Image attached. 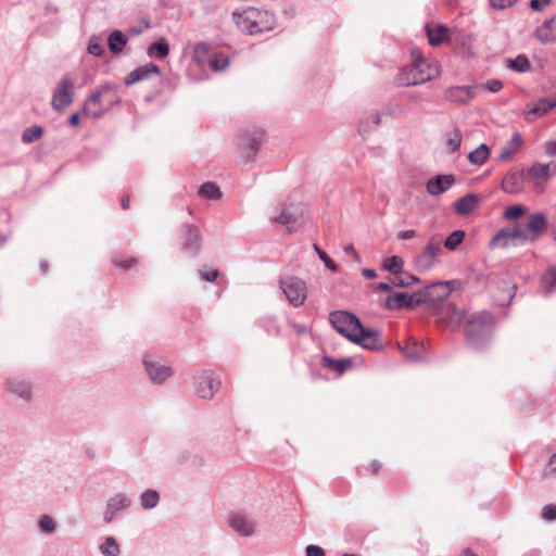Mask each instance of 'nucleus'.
<instances>
[{
  "mask_svg": "<svg viewBox=\"0 0 556 556\" xmlns=\"http://www.w3.org/2000/svg\"><path fill=\"white\" fill-rule=\"evenodd\" d=\"M412 64L402 70L397 76L401 86L420 85L439 75V66L428 63L418 48L410 49Z\"/></svg>",
  "mask_w": 556,
  "mask_h": 556,
  "instance_id": "nucleus-1",
  "label": "nucleus"
},
{
  "mask_svg": "<svg viewBox=\"0 0 556 556\" xmlns=\"http://www.w3.org/2000/svg\"><path fill=\"white\" fill-rule=\"evenodd\" d=\"M232 16L238 27L249 35L270 30L275 24V16L270 12L253 7L233 12Z\"/></svg>",
  "mask_w": 556,
  "mask_h": 556,
  "instance_id": "nucleus-2",
  "label": "nucleus"
},
{
  "mask_svg": "<svg viewBox=\"0 0 556 556\" xmlns=\"http://www.w3.org/2000/svg\"><path fill=\"white\" fill-rule=\"evenodd\" d=\"M494 329V318L488 312L471 315L466 324L465 332L469 343L477 350L483 349L490 341Z\"/></svg>",
  "mask_w": 556,
  "mask_h": 556,
  "instance_id": "nucleus-3",
  "label": "nucleus"
},
{
  "mask_svg": "<svg viewBox=\"0 0 556 556\" xmlns=\"http://www.w3.org/2000/svg\"><path fill=\"white\" fill-rule=\"evenodd\" d=\"M270 222L286 226L289 232L298 231L305 223V206L301 203L281 204L279 214L271 216Z\"/></svg>",
  "mask_w": 556,
  "mask_h": 556,
  "instance_id": "nucleus-4",
  "label": "nucleus"
},
{
  "mask_svg": "<svg viewBox=\"0 0 556 556\" xmlns=\"http://www.w3.org/2000/svg\"><path fill=\"white\" fill-rule=\"evenodd\" d=\"M222 387L219 377L212 369H202L193 376V390L202 400H212Z\"/></svg>",
  "mask_w": 556,
  "mask_h": 556,
  "instance_id": "nucleus-5",
  "label": "nucleus"
},
{
  "mask_svg": "<svg viewBox=\"0 0 556 556\" xmlns=\"http://www.w3.org/2000/svg\"><path fill=\"white\" fill-rule=\"evenodd\" d=\"M193 59L201 66L207 64L213 72H223L229 65V58L225 53L211 54V46L207 42L195 45Z\"/></svg>",
  "mask_w": 556,
  "mask_h": 556,
  "instance_id": "nucleus-6",
  "label": "nucleus"
},
{
  "mask_svg": "<svg viewBox=\"0 0 556 556\" xmlns=\"http://www.w3.org/2000/svg\"><path fill=\"white\" fill-rule=\"evenodd\" d=\"M280 289L288 302L294 306H301L307 298V286L304 280L294 276H286L279 280Z\"/></svg>",
  "mask_w": 556,
  "mask_h": 556,
  "instance_id": "nucleus-7",
  "label": "nucleus"
},
{
  "mask_svg": "<svg viewBox=\"0 0 556 556\" xmlns=\"http://www.w3.org/2000/svg\"><path fill=\"white\" fill-rule=\"evenodd\" d=\"M441 243L439 236H432L429 239L424 250L415 257L414 264L417 270L428 271L434 266L437 257L443 252Z\"/></svg>",
  "mask_w": 556,
  "mask_h": 556,
  "instance_id": "nucleus-8",
  "label": "nucleus"
},
{
  "mask_svg": "<svg viewBox=\"0 0 556 556\" xmlns=\"http://www.w3.org/2000/svg\"><path fill=\"white\" fill-rule=\"evenodd\" d=\"M329 321L332 327L343 337L350 340L361 327V320L352 313L346 311H334L329 315Z\"/></svg>",
  "mask_w": 556,
  "mask_h": 556,
  "instance_id": "nucleus-9",
  "label": "nucleus"
},
{
  "mask_svg": "<svg viewBox=\"0 0 556 556\" xmlns=\"http://www.w3.org/2000/svg\"><path fill=\"white\" fill-rule=\"evenodd\" d=\"M142 366L152 384H164L173 376L172 367L150 355L142 358Z\"/></svg>",
  "mask_w": 556,
  "mask_h": 556,
  "instance_id": "nucleus-10",
  "label": "nucleus"
},
{
  "mask_svg": "<svg viewBox=\"0 0 556 556\" xmlns=\"http://www.w3.org/2000/svg\"><path fill=\"white\" fill-rule=\"evenodd\" d=\"M74 88L75 84L68 76L62 77L53 91L52 94V108L61 112L65 110L74 100Z\"/></svg>",
  "mask_w": 556,
  "mask_h": 556,
  "instance_id": "nucleus-11",
  "label": "nucleus"
},
{
  "mask_svg": "<svg viewBox=\"0 0 556 556\" xmlns=\"http://www.w3.org/2000/svg\"><path fill=\"white\" fill-rule=\"evenodd\" d=\"M5 390L13 396L24 403H30L34 400V387L31 381L23 376H11L4 382Z\"/></svg>",
  "mask_w": 556,
  "mask_h": 556,
  "instance_id": "nucleus-12",
  "label": "nucleus"
},
{
  "mask_svg": "<svg viewBox=\"0 0 556 556\" xmlns=\"http://www.w3.org/2000/svg\"><path fill=\"white\" fill-rule=\"evenodd\" d=\"M108 92H112V84H104L91 92L84 103L83 114L93 119L100 118L105 113L102 101Z\"/></svg>",
  "mask_w": 556,
  "mask_h": 556,
  "instance_id": "nucleus-13",
  "label": "nucleus"
},
{
  "mask_svg": "<svg viewBox=\"0 0 556 556\" xmlns=\"http://www.w3.org/2000/svg\"><path fill=\"white\" fill-rule=\"evenodd\" d=\"M452 290L451 281H438L425 286L424 289L418 290V293L424 295L422 304L437 305V303L444 301L452 293Z\"/></svg>",
  "mask_w": 556,
  "mask_h": 556,
  "instance_id": "nucleus-14",
  "label": "nucleus"
},
{
  "mask_svg": "<svg viewBox=\"0 0 556 556\" xmlns=\"http://www.w3.org/2000/svg\"><path fill=\"white\" fill-rule=\"evenodd\" d=\"M131 505V498L123 492L115 493L108 498L103 511V520L111 523L119 513L127 510Z\"/></svg>",
  "mask_w": 556,
  "mask_h": 556,
  "instance_id": "nucleus-15",
  "label": "nucleus"
},
{
  "mask_svg": "<svg viewBox=\"0 0 556 556\" xmlns=\"http://www.w3.org/2000/svg\"><path fill=\"white\" fill-rule=\"evenodd\" d=\"M422 294L418 293V291L409 294L406 292H396L390 294L386 299V306L389 309H401V308H413L422 304L424 298Z\"/></svg>",
  "mask_w": 556,
  "mask_h": 556,
  "instance_id": "nucleus-16",
  "label": "nucleus"
},
{
  "mask_svg": "<svg viewBox=\"0 0 556 556\" xmlns=\"http://www.w3.org/2000/svg\"><path fill=\"white\" fill-rule=\"evenodd\" d=\"M378 338L379 333L377 330L366 328L361 324V327L357 328L355 334L350 337V341L368 350H379L381 348V343Z\"/></svg>",
  "mask_w": 556,
  "mask_h": 556,
  "instance_id": "nucleus-17",
  "label": "nucleus"
},
{
  "mask_svg": "<svg viewBox=\"0 0 556 556\" xmlns=\"http://www.w3.org/2000/svg\"><path fill=\"white\" fill-rule=\"evenodd\" d=\"M263 141V134L260 130L247 132L241 138V153L245 162L252 161Z\"/></svg>",
  "mask_w": 556,
  "mask_h": 556,
  "instance_id": "nucleus-18",
  "label": "nucleus"
},
{
  "mask_svg": "<svg viewBox=\"0 0 556 556\" xmlns=\"http://www.w3.org/2000/svg\"><path fill=\"white\" fill-rule=\"evenodd\" d=\"M480 86H455L445 91V98L453 103H466L476 96L477 89Z\"/></svg>",
  "mask_w": 556,
  "mask_h": 556,
  "instance_id": "nucleus-19",
  "label": "nucleus"
},
{
  "mask_svg": "<svg viewBox=\"0 0 556 556\" xmlns=\"http://www.w3.org/2000/svg\"><path fill=\"white\" fill-rule=\"evenodd\" d=\"M437 314L441 320L454 328H458L465 318V312L451 303L441 305Z\"/></svg>",
  "mask_w": 556,
  "mask_h": 556,
  "instance_id": "nucleus-20",
  "label": "nucleus"
},
{
  "mask_svg": "<svg viewBox=\"0 0 556 556\" xmlns=\"http://www.w3.org/2000/svg\"><path fill=\"white\" fill-rule=\"evenodd\" d=\"M229 527L242 536H252L255 534V522L252 518L236 514L228 520Z\"/></svg>",
  "mask_w": 556,
  "mask_h": 556,
  "instance_id": "nucleus-21",
  "label": "nucleus"
},
{
  "mask_svg": "<svg viewBox=\"0 0 556 556\" xmlns=\"http://www.w3.org/2000/svg\"><path fill=\"white\" fill-rule=\"evenodd\" d=\"M185 240L182 249L192 255H195L202 247V235L198 227L193 225L185 226Z\"/></svg>",
  "mask_w": 556,
  "mask_h": 556,
  "instance_id": "nucleus-22",
  "label": "nucleus"
},
{
  "mask_svg": "<svg viewBox=\"0 0 556 556\" xmlns=\"http://www.w3.org/2000/svg\"><path fill=\"white\" fill-rule=\"evenodd\" d=\"M160 67L154 63H147L131 71L124 79L125 85L130 86L141 80H147L152 75H159Z\"/></svg>",
  "mask_w": 556,
  "mask_h": 556,
  "instance_id": "nucleus-23",
  "label": "nucleus"
},
{
  "mask_svg": "<svg viewBox=\"0 0 556 556\" xmlns=\"http://www.w3.org/2000/svg\"><path fill=\"white\" fill-rule=\"evenodd\" d=\"M455 182L453 175H437L427 181V191L431 195H440L447 191Z\"/></svg>",
  "mask_w": 556,
  "mask_h": 556,
  "instance_id": "nucleus-24",
  "label": "nucleus"
},
{
  "mask_svg": "<svg viewBox=\"0 0 556 556\" xmlns=\"http://www.w3.org/2000/svg\"><path fill=\"white\" fill-rule=\"evenodd\" d=\"M522 227L501 229L491 240L492 247H507L518 241Z\"/></svg>",
  "mask_w": 556,
  "mask_h": 556,
  "instance_id": "nucleus-25",
  "label": "nucleus"
},
{
  "mask_svg": "<svg viewBox=\"0 0 556 556\" xmlns=\"http://www.w3.org/2000/svg\"><path fill=\"white\" fill-rule=\"evenodd\" d=\"M502 189L506 193L516 194L523 189V172L511 170L505 175L501 184Z\"/></svg>",
  "mask_w": 556,
  "mask_h": 556,
  "instance_id": "nucleus-26",
  "label": "nucleus"
},
{
  "mask_svg": "<svg viewBox=\"0 0 556 556\" xmlns=\"http://www.w3.org/2000/svg\"><path fill=\"white\" fill-rule=\"evenodd\" d=\"M535 37L542 43L556 41V14L535 29Z\"/></svg>",
  "mask_w": 556,
  "mask_h": 556,
  "instance_id": "nucleus-27",
  "label": "nucleus"
},
{
  "mask_svg": "<svg viewBox=\"0 0 556 556\" xmlns=\"http://www.w3.org/2000/svg\"><path fill=\"white\" fill-rule=\"evenodd\" d=\"M406 359L414 363H421L426 359L427 348L422 342L413 341L403 348Z\"/></svg>",
  "mask_w": 556,
  "mask_h": 556,
  "instance_id": "nucleus-28",
  "label": "nucleus"
},
{
  "mask_svg": "<svg viewBox=\"0 0 556 556\" xmlns=\"http://www.w3.org/2000/svg\"><path fill=\"white\" fill-rule=\"evenodd\" d=\"M547 225V219L544 214L533 213L529 215L525 227L534 236V239L538 240L541 233L546 230Z\"/></svg>",
  "mask_w": 556,
  "mask_h": 556,
  "instance_id": "nucleus-29",
  "label": "nucleus"
},
{
  "mask_svg": "<svg viewBox=\"0 0 556 556\" xmlns=\"http://www.w3.org/2000/svg\"><path fill=\"white\" fill-rule=\"evenodd\" d=\"M556 173V164H541L534 163L528 169V176L532 179L547 180L552 175Z\"/></svg>",
  "mask_w": 556,
  "mask_h": 556,
  "instance_id": "nucleus-30",
  "label": "nucleus"
},
{
  "mask_svg": "<svg viewBox=\"0 0 556 556\" xmlns=\"http://www.w3.org/2000/svg\"><path fill=\"white\" fill-rule=\"evenodd\" d=\"M479 204V199L475 193H468L455 203V212L459 215L470 214Z\"/></svg>",
  "mask_w": 556,
  "mask_h": 556,
  "instance_id": "nucleus-31",
  "label": "nucleus"
},
{
  "mask_svg": "<svg viewBox=\"0 0 556 556\" xmlns=\"http://www.w3.org/2000/svg\"><path fill=\"white\" fill-rule=\"evenodd\" d=\"M426 30L428 41L431 46L441 45L448 34V28L444 25H438L437 27L427 25Z\"/></svg>",
  "mask_w": 556,
  "mask_h": 556,
  "instance_id": "nucleus-32",
  "label": "nucleus"
},
{
  "mask_svg": "<svg viewBox=\"0 0 556 556\" xmlns=\"http://www.w3.org/2000/svg\"><path fill=\"white\" fill-rule=\"evenodd\" d=\"M126 43L127 37L123 34V31L115 29L109 35L108 46L112 53H121L125 48Z\"/></svg>",
  "mask_w": 556,
  "mask_h": 556,
  "instance_id": "nucleus-33",
  "label": "nucleus"
},
{
  "mask_svg": "<svg viewBox=\"0 0 556 556\" xmlns=\"http://www.w3.org/2000/svg\"><path fill=\"white\" fill-rule=\"evenodd\" d=\"M147 53L151 58L163 60L169 53V45L166 41V39L161 38L157 41L150 45V47L147 50Z\"/></svg>",
  "mask_w": 556,
  "mask_h": 556,
  "instance_id": "nucleus-34",
  "label": "nucleus"
},
{
  "mask_svg": "<svg viewBox=\"0 0 556 556\" xmlns=\"http://www.w3.org/2000/svg\"><path fill=\"white\" fill-rule=\"evenodd\" d=\"M556 108V98L549 99V98H542L540 99L532 109L529 110L528 116L530 115H544L548 113L551 110ZM530 119V117H527Z\"/></svg>",
  "mask_w": 556,
  "mask_h": 556,
  "instance_id": "nucleus-35",
  "label": "nucleus"
},
{
  "mask_svg": "<svg viewBox=\"0 0 556 556\" xmlns=\"http://www.w3.org/2000/svg\"><path fill=\"white\" fill-rule=\"evenodd\" d=\"M140 505L143 509H153L160 503V493L156 490H146L140 494Z\"/></svg>",
  "mask_w": 556,
  "mask_h": 556,
  "instance_id": "nucleus-36",
  "label": "nucleus"
},
{
  "mask_svg": "<svg viewBox=\"0 0 556 556\" xmlns=\"http://www.w3.org/2000/svg\"><path fill=\"white\" fill-rule=\"evenodd\" d=\"M324 365L332 370H336L339 375H342L346 369L352 367V361L350 358L333 359L329 356H324Z\"/></svg>",
  "mask_w": 556,
  "mask_h": 556,
  "instance_id": "nucleus-37",
  "label": "nucleus"
},
{
  "mask_svg": "<svg viewBox=\"0 0 556 556\" xmlns=\"http://www.w3.org/2000/svg\"><path fill=\"white\" fill-rule=\"evenodd\" d=\"M490 155V148L481 143L478 148L468 154V161L473 165H482Z\"/></svg>",
  "mask_w": 556,
  "mask_h": 556,
  "instance_id": "nucleus-38",
  "label": "nucleus"
},
{
  "mask_svg": "<svg viewBox=\"0 0 556 556\" xmlns=\"http://www.w3.org/2000/svg\"><path fill=\"white\" fill-rule=\"evenodd\" d=\"M99 549L103 556H119L121 547L114 536H108L100 544Z\"/></svg>",
  "mask_w": 556,
  "mask_h": 556,
  "instance_id": "nucleus-39",
  "label": "nucleus"
},
{
  "mask_svg": "<svg viewBox=\"0 0 556 556\" xmlns=\"http://www.w3.org/2000/svg\"><path fill=\"white\" fill-rule=\"evenodd\" d=\"M199 194L208 199L216 200L222 197V191L216 184L207 181L201 185Z\"/></svg>",
  "mask_w": 556,
  "mask_h": 556,
  "instance_id": "nucleus-40",
  "label": "nucleus"
},
{
  "mask_svg": "<svg viewBox=\"0 0 556 556\" xmlns=\"http://www.w3.org/2000/svg\"><path fill=\"white\" fill-rule=\"evenodd\" d=\"M460 144H462V132L459 129L455 128L447 134L446 149L448 150V153H453V152L459 150Z\"/></svg>",
  "mask_w": 556,
  "mask_h": 556,
  "instance_id": "nucleus-41",
  "label": "nucleus"
},
{
  "mask_svg": "<svg viewBox=\"0 0 556 556\" xmlns=\"http://www.w3.org/2000/svg\"><path fill=\"white\" fill-rule=\"evenodd\" d=\"M43 129L40 126L34 125L26 128L22 135V141L24 143H33L41 138Z\"/></svg>",
  "mask_w": 556,
  "mask_h": 556,
  "instance_id": "nucleus-42",
  "label": "nucleus"
},
{
  "mask_svg": "<svg viewBox=\"0 0 556 556\" xmlns=\"http://www.w3.org/2000/svg\"><path fill=\"white\" fill-rule=\"evenodd\" d=\"M464 238H465V232L463 230H454L444 240V247L450 251H454L463 242Z\"/></svg>",
  "mask_w": 556,
  "mask_h": 556,
  "instance_id": "nucleus-43",
  "label": "nucleus"
},
{
  "mask_svg": "<svg viewBox=\"0 0 556 556\" xmlns=\"http://www.w3.org/2000/svg\"><path fill=\"white\" fill-rule=\"evenodd\" d=\"M542 286L546 293H552L556 289V267L551 268L542 277Z\"/></svg>",
  "mask_w": 556,
  "mask_h": 556,
  "instance_id": "nucleus-44",
  "label": "nucleus"
},
{
  "mask_svg": "<svg viewBox=\"0 0 556 556\" xmlns=\"http://www.w3.org/2000/svg\"><path fill=\"white\" fill-rule=\"evenodd\" d=\"M403 265H404L403 258L397 255L387 258L383 263L384 269L392 274L401 273Z\"/></svg>",
  "mask_w": 556,
  "mask_h": 556,
  "instance_id": "nucleus-45",
  "label": "nucleus"
},
{
  "mask_svg": "<svg viewBox=\"0 0 556 556\" xmlns=\"http://www.w3.org/2000/svg\"><path fill=\"white\" fill-rule=\"evenodd\" d=\"M38 526L41 532L51 534L56 529L55 520L49 515H42L39 518Z\"/></svg>",
  "mask_w": 556,
  "mask_h": 556,
  "instance_id": "nucleus-46",
  "label": "nucleus"
},
{
  "mask_svg": "<svg viewBox=\"0 0 556 556\" xmlns=\"http://www.w3.org/2000/svg\"><path fill=\"white\" fill-rule=\"evenodd\" d=\"M418 281L419 278L417 276L410 274H403L401 276L394 277V279L392 280V285L395 287L405 288Z\"/></svg>",
  "mask_w": 556,
  "mask_h": 556,
  "instance_id": "nucleus-47",
  "label": "nucleus"
},
{
  "mask_svg": "<svg viewBox=\"0 0 556 556\" xmlns=\"http://www.w3.org/2000/svg\"><path fill=\"white\" fill-rule=\"evenodd\" d=\"M509 67L517 72L523 73L530 68V62L526 55L520 54L514 60H509Z\"/></svg>",
  "mask_w": 556,
  "mask_h": 556,
  "instance_id": "nucleus-48",
  "label": "nucleus"
},
{
  "mask_svg": "<svg viewBox=\"0 0 556 556\" xmlns=\"http://www.w3.org/2000/svg\"><path fill=\"white\" fill-rule=\"evenodd\" d=\"M88 53L94 56H101L104 52V48L102 45V40L98 36H93L90 38L87 47Z\"/></svg>",
  "mask_w": 556,
  "mask_h": 556,
  "instance_id": "nucleus-49",
  "label": "nucleus"
},
{
  "mask_svg": "<svg viewBox=\"0 0 556 556\" xmlns=\"http://www.w3.org/2000/svg\"><path fill=\"white\" fill-rule=\"evenodd\" d=\"M118 102H119V97L117 94L116 86L112 84V92H108L103 96L102 103L104 105L105 112Z\"/></svg>",
  "mask_w": 556,
  "mask_h": 556,
  "instance_id": "nucleus-50",
  "label": "nucleus"
},
{
  "mask_svg": "<svg viewBox=\"0 0 556 556\" xmlns=\"http://www.w3.org/2000/svg\"><path fill=\"white\" fill-rule=\"evenodd\" d=\"M526 210L522 205L516 204L508 206L504 212V217L507 219H516L525 214Z\"/></svg>",
  "mask_w": 556,
  "mask_h": 556,
  "instance_id": "nucleus-51",
  "label": "nucleus"
},
{
  "mask_svg": "<svg viewBox=\"0 0 556 556\" xmlns=\"http://www.w3.org/2000/svg\"><path fill=\"white\" fill-rule=\"evenodd\" d=\"M314 250L316 251V253L318 254L319 258L325 263V266L329 270L336 271L338 269L337 264L317 244H314Z\"/></svg>",
  "mask_w": 556,
  "mask_h": 556,
  "instance_id": "nucleus-52",
  "label": "nucleus"
},
{
  "mask_svg": "<svg viewBox=\"0 0 556 556\" xmlns=\"http://www.w3.org/2000/svg\"><path fill=\"white\" fill-rule=\"evenodd\" d=\"M541 518L545 521H555L556 520V505L548 504L542 508Z\"/></svg>",
  "mask_w": 556,
  "mask_h": 556,
  "instance_id": "nucleus-53",
  "label": "nucleus"
},
{
  "mask_svg": "<svg viewBox=\"0 0 556 556\" xmlns=\"http://www.w3.org/2000/svg\"><path fill=\"white\" fill-rule=\"evenodd\" d=\"M198 273L203 280L208 281V282H214L219 275L217 269H208L207 270V269L201 268L198 270Z\"/></svg>",
  "mask_w": 556,
  "mask_h": 556,
  "instance_id": "nucleus-54",
  "label": "nucleus"
},
{
  "mask_svg": "<svg viewBox=\"0 0 556 556\" xmlns=\"http://www.w3.org/2000/svg\"><path fill=\"white\" fill-rule=\"evenodd\" d=\"M534 241H536L534 239V236H532L526 227H522L520 237H519L518 241L514 243V245L517 247V245H521V244L534 242Z\"/></svg>",
  "mask_w": 556,
  "mask_h": 556,
  "instance_id": "nucleus-55",
  "label": "nucleus"
},
{
  "mask_svg": "<svg viewBox=\"0 0 556 556\" xmlns=\"http://www.w3.org/2000/svg\"><path fill=\"white\" fill-rule=\"evenodd\" d=\"M305 556H326V553L323 547L309 544L305 548Z\"/></svg>",
  "mask_w": 556,
  "mask_h": 556,
  "instance_id": "nucleus-56",
  "label": "nucleus"
},
{
  "mask_svg": "<svg viewBox=\"0 0 556 556\" xmlns=\"http://www.w3.org/2000/svg\"><path fill=\"white\" fill-rule=\"evenodd\" d=\"M516 152H517V150L508 144L507 147H504L502 149V152H501L498 159H500V161H506V160L510 159Z\"/></svg>",
  "mask_w": 556,
  "mask_h": 556,
  "instance_id": "nucleus-57",
  "label": "nucleus"
},
{
  "mask_svg": "<svg viewBox=\"0 0 556 556\" xmlns=\"http://www.w3.org/2000/svg\"><path fill=\"white\" fill-rule=\"evenodd\" d=\"M491 92H497L503 88V83L498 79L489 80L484 86Z\"/></svg>",
  "mask_w": 556,
  "mask_h": 556,
  "instance_id": "nucleus-58",
  "label": "nucleus"
},
{
  "mask_svg": "<svg viewBox=\"0 0 556 556\" xmlns=\"http://www.w3.org/2000/svg\"><path fill=\"white\" fill-rule=\"evenodd\" d=\"M113 263L118 266V267H122V268H129L131 267L134 264L137 263V258L136 257H129V258H126L124 261H118L117 258H114L113 260Z\"/></svg>",
  "mask_w": 556,
  "mask_h": 556,
  "instance_id": "nucleus-59",
  "label": "nucleus"
},
{
  "mask_svg": "<svg viewBox=\"0 0 556 556\" xmlns=\"http://www.w3.org/2000/svg\"><path fill=\"white\" fill-rule=\"evenodd\" d=\"M523 140H522V137L519 132H515L513 136H511V140H510V143L509 146H511L513 148H515L516 150H518V148L522 144Z\"/></svg>",
  "mask_w": 556,
  "mask_h": 556,
  "instance_id": "nucleus-60",
  "label": "nucleus"
},
{
  "mask_svg": "<svg viewBox=\"0 0 556 556\" xmlns=\"http://www.w3.org/2000/svg\"><path fill=\"white\" fill-rule=\"evenodd\" d=\"M545 152L549 156H556V141H547L545 143Z\"/></svg>",
  "mask_w": 556,
  "mask_h": 556,
  "instance_id": "nucleus-61",
  "label": "nucleus"
},
{
  "mask_svg": "<svg viewBox=\"0 0 556 556\" xmlns=\"http://www.w3.org/2000/svg\"><path fill=\"white\" fill-rule=\"evenodd\" d=\"M416 236L415 230H403L397 233L399 240H407Z\"/></svg>",
  "mask_w": 556,
  "mask_h": 556,
  "instance_id": "nucleus-62",
  "label": "nucleus"
},
{
  "mask_svg": "<svg viewBox=\"0 0 556 556\" xmlns=\"http://www.w3.org/2000/svg\"><path fill=\"white\" fill-rule=\"evenodd\" d=\"M344 252L348 253V254H351L354 256V258L359 262L361 261V256L359 254L356 252V250L354 249L353 244H348L343 248Z\"/></svg>",
  "mask_w": 556,
  "mask_h": 556,
  "instance_id": "nucleus-63",
  "label": "nucleus"
},
{
  "mask_svg": "<svg viewBox=\"0 0 556 556\" xmlns=\"http://www.w3.org/2000/svg\"><path fill=\"white\" fill-rule=\"evenodd\" d=\"M547 472H556V454H554L548 460Z\"/></svg>",
  "mask_w": 556,
  "mask_h": 556,
  "instance_id": "nucleus-64",
  "label": "nucleus"
}]
</instances>
